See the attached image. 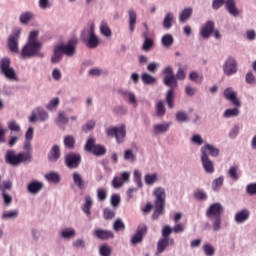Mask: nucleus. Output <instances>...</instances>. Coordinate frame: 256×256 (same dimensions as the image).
<instances>
[{
	"label": "nucleus",
	"instance_id": "1",
	"mask_svg": "<svg viewBox=\"0 0 256 256\" xmlns=\"http://www.w3.org/2000/svg\"><path fill=\"white\" fill-rule=\"evenodd\" d=\"M39 31L33 30L28 35V41L21 50V55L24 59H31V57H39L43 59L45 53L41 52L43 49V42L38 40Z\"/></svg>",
	"mask_w": 256,
	"mask_h": 256
},
{
	"label": "nucleus",
	"instance_id": "2",
	"mask_svg": "<svg viewBox=\"0 0 256 256\" xmlns=\"http://www.w3.org/2000/svg\"><path fill=\"white\" fill-rule=\"evenodd\" d=\"M80 39L85 43L88 49H97L101 45V39L95 34V23L90 22L80 34Z\"/></svg>",
	"mask_w": 256,
	"mask_h": 256
},
{
	"label": "nucleus",
	"instance_id": "3",
	"mask_svg": "<svg viewBox=\"0 0 256 256\" xmlns=\"http://www.w3.org/2000/svg\"><path fill=\"white\" fill-rule=\"evenodd\" d=\"M153 197H155L154 201V213L152 215V219H159L160 215H163L165 211V199H167V194L165 189L161 186L155 187L152 191Z\"/></svg>",
	"mask_w": 256,
	"mask_h": 256
},
{
	"label": "nucleus",
	"instance_id": "4",
	"mask_svg": "<svg viewBox=\"0 0 256 256\" xmlns=\"http://www.w3.org/2000/svg\"><path fill=\"white\" fill-rule=\"evenodd\" d=\"M5 161L8 165L17 167V165H21V163H31V161H33V156L29 152H20L16 154L14 150H8L5 155Z\"/></svg>",
	"mask_w": 256,
	"mask_h": 256
},
{
	"label": "nucleus",
	"instance_id": "5",
	"mask_svg": "<svg viewBox=\"0 0 256 256\" xmlns=\"http://www.w3.org/2000/svg\"><path fill=\"white\" fill-rule=\"evenodd\" d=\"M105 133L107 137H114L116 143L121 145V143H125V138L127 137V128L125 124H121L119 126H110L105 129Z\"/></svg>",
	"mask_w": 256,
	"mask_h": 256
},
{
	"label": "nucleus",
	"instance_id": "6",
	"mask_svg": "<svg viewBox=\"0 0 256 256\" xmlns=\"http://www.w3.org/2000/svg\"><path fill=\"white\" fill-rule=\"evenodd\" d=\"M164 85L170 87L166 94V103L169 109H173L175 107V92L173 90L177 88V78L175 76H165Z\"/></svg>",
	"mask_w": 256,
	"mask_h": 256
},
{
	"label": "nucleus",
	"instance_id": "7",
	"mask_svg": "<svg viewBox=\"0 0 256 256\" xmlns=\"http://www.w3.org/2000/svg\"><path fill=\"white\" fill-rule=\"evenodd\" d=\"M0 73L4 75L8 81H17V72L15 68L11 67V60L9 58H3L0 61Z\"/></svg>",
	"mask_w": 256,
	"mask_h": 256
},
{
	"label": "nucleus",
	"instance_id": "8",
	"mask_svg": "<svg viewBox=\"0 0 256 256\" xmlns=\"http://www.w3.org/2000/svg\"><path fill=\"white\" fill-rule=\"evenodd\" d=\"M223 74L226 77H232V75H236L237 71H239L237 59L233 56H228L222 65Z\"/></svg>",
	"mask_w": 256,
	"mask_h": 256
},
{
	"label": "nucleus",
	"instance_id": "9",
	"mask_svg": "<svg viewBox=\"0 0 256 256\" xmlns=\"http://www.w3.org/2000/svg\"><path fill=\"white\" fill-rule=\"evenodd\" d=\"M85 149L96 157H101V155H105V153H107V149H105L104 146L95 144V138L93 137L88 138L85 144Z\"/></svg>",
	"mask_w": 256,
	"mask_h": 256
},
{
	"label": "nucleus",
	"instance_id": "10",
	"mask_svg": "<svg viewBox=\"0 0 256 256\" xmlns=\"http://www.w3.org/2000/svg\"><path fill=\"white\" fill-rule=\"evenodd\" d=\"M22 31L21 28L15 29L8 39V47L12 53H19V39H21Z\"/></svg>",
	"mask_w": 256,
	"mask_h": 256
},
{
	"label": "nucleus",
	"instance_id": "11",
	"mask_svg": "<svg viewBox=\"0 0 256 256\" xmlns=\"http://www.w3.org/2000/svg\"><path fill=\"white\" fill-rule=\"evenodd\" d=\"M58 47H60L64 55H67V57H73L77 51V39L73 38L69 40L67 44H60Z\"/></svg>",
	"mask_w": 256,
	"mask_h": 256
},
{
	"label": "nucleus",
	"instance_id": "12",
	"mask_svg": "<svg viewBox=\"0 0 256 256\" xmlns=\"http://www.w3.org/2000/svg\"><path fill=\"white\" fill-rule=\"evenodd\" d=\"M224 211L223 205L219 202L211 204L206 210V217L208 219H215V217H221Z\"/></svg>",
	"mask_w": 256,
	"mask_h": 256
},
{
	"label": "nucleus",
	"instance_id": "13",
	"mask_svg": "<svg viewBox=\"0 0 256 256\" xmlns=\"http://www.w3.org/2000/svg\"><path fill=\"white\" fill-rule=\"evenodd\" d=\"M200 153L204 157H219V153H221V150H219V148L213 144L205 143L200 148Z\"/></svg>",
	"mask_w": 256,
	"mask_h": 256
},
{
	"label": "nucleus",
	"instance_id": "14",
	"mask_svg": "<svg viewBox=\"0 0 256 256\" xmlns=\"http://www.w3.org/2000/svg\"><path fill=\"white\" fill-rule=\"evenodd\" d=\"M65 163L68 169H77L81 165V155L69 153L65 156Z\"/></svg>",
	"mask_w": 256,
	"mask_h": 256
},
{
	"label": "nucleus",
	"instance_id": "15",
	"mask_svg": "<svg viewBox=\"0 0 256 256\" xmlns=\"http://www.w3.org/2000/svg\"><path fill=\"white\" fill-rule=\"evenodd\" d=\"M146 233L147 226L144 224L139 225L136 233L130 239L131 245H139V243H142L143 237H145Z\"/></svg>",
	"mask_w": 256,
	"mask_h": 256
},
{
	"label": "nucleus",
	"instance_id": "16",
	"mask_svg": "<svg viewBox=\"0 0 256 256\" xmlns=\"http://www.w3.org/2000/svg\"><path fill=\"white\" fill-rule=\"evenodd\" d=\"M223 95L227 101H231L235 107H241V100L237 98V92L233 87H228L224 90Z\"/></svg>",
	"mask_w": 256,
	"mask_h": 256
},
{
	"label": "nucleus",
	"instance_id": "17",
	"mask_svg": "<svg viewBox=\"0 0 256 256\" xmlns=\"http://www.w3.org/2000/svg\"><path fill=\"white\" fill-rule=\"evenodd\" d=\"M250 217H251V211H249V209L247 208H244L235 213L234 222L237 225H243L244 223H247V221H249Z\"/></svg>",
	"mask_w": 256,
	"mask_h": 256
},
{
	"label": "nucleus",
	"instance_id": "18",
	"mask_svg": "<svg viewBox=\"0 0 256 256\" xmlns=\"http://www.w3.org/2000/svg\"><path fill=\"white\" fill-rule=\"evenodd\" d=\"M213 29H215V22L208 20L202 27H200L199 34L202 39H209L213 35Z\"/></svg>",
	"mask_w": 256,
	"mask_h": 256
},
{
	"label": "nucleus",
	"instance_id": "19",
	"mask_svg": "<svg viewBox=\"0 0 256 256\" xmlns=\"http://www.w3.org/2000/svg\"><path fill=\"white\" fill-rule=\"evenodd\" d=\"M200 161L202 163V167L205 173H208L209 175H213V173H215V163H213V160H211V157L201 155Z\"/></svg>",
	"mask_w": 256,
	"mask_h": 256
},
{
	"label": "nucleus",
	"instance_id": "20",
	"mask_svg": "<svg viewBox=\"0 0 256 256\" xmlns=\"http://www.w3.org/2000/svg\"><path fill=\"white\" fill-rule=\"evenodd\" d=\"M93 233L96 239H100L101 241H107L115 237V234L111 230H105L103 228H96Z\"/></svg>",
	"mask_w": 256,
	"mask_h": 256
},
{
	"label": "nucleus",
	"instance_id": "21",
	"mask_svg": "<svg viewBox=\"0 0 256 256\" xmlns=\"http://www.w3.org/2000/svg\"><path fill=\"white\" fill-rule=\"evenodd\" d=\"M119 95L129 103V105H132L133 107H137L138 102H137V97H135V93L127 90V89H120L119 90Z\"/></svg>",
	"mask_w": 256,
	"mask_h": 256
},
{
	"label": "nucleus",
	"instance_id": "22",
	"mask_svg": "<svg viewBox=\"0 0 256 256\" xmlns=\"http://www.w3.org/2000/svg\"><path fill=\"white\" fill-rule=\"evenodd\" d=\"M59 237L63 241H71V239H75V237H77V230L73 227H66L60 230Z\"/></svg>",
	"mask_w": 256,
	"mask_h": 256
},
{
	"label": "nucleus",
	"instance_id": "23",
	"mask_svg": "<svg viewBox=\"0 0 256 256\" xmlns=\"http://www.w3.org/2000/svg\"><path fill=\"white\" fill-rule=\"evenodd\" d=\"M171 125H173L172 122H162L155 124L153 126L154 135H165V133H168L169 129H171Z\"/></svg>",
	"mask_w": 256,
	"mask_h": 256
},
{
	"label": "nucleus",
	"instance_id": "24",
	"mask_svg": "<svg viewBox=\"0 0 256 256\" xmlns=\"http://www.w3.org/2000/svg\"><path fill=\"white\" fill-rule=\"evenodd\" d=\"M44 184L41 181H31L27 185V191L30 193V195H37L43 191Z\"/></svg>",
	"mask_w": 256,
	"mask_h": 256
},
{
	"label": "nucleus",
	"instance_id": "25",
	"mask_svg": "<svg viewBox=\"0 0 256 256\" xmlns=\"http://www.w3.org/2000/svg\"><path fill=\"white\" fill-rule=\"evenodd\" d=\"M174 240L170 239V238H161L158 240L157 243V250L155 255L159 256L161 255V253L165 252V249H167V247H169V245H173Z\"/></svg>",
	"mask_w": 256,
	"mask_h": 256
},
{
	"label": "nucleus",
	"instance_id": "26",
	"mask_svg": "<svg viewBox=\"0 0 256 256\" xmlns=\"http://www.w3.org/2000/svg\"><path fill=\"white\" fill-rule=\"evenodd\" d=\"M99 31L102 37H106V39H111L113 37V31H111V27H109V22L107 20H101L99 24Z\"/></svg>",
	"mask_w": 256,
	"mask_h": 256
},
{
	"label": "nucleus",
	"instance_id": "27",
	"mask_svg": "<svg viewBox=\"0 0 256 256\" xmlns=\"http://www.w3.org/2000/svg\"><path fill=\"white\" fill-rule=\"evenodd\" d=\"M61 159V150L59 146L54 145L48 152V161L50 163H57Z\"/></svg>",
	"mask_w": 256,
	"mask_h": 256
},
{
	"label": "nucleus",
	"instance_id": "28",
	"mask_svg": "<svg viewBox=\"0 0 256 256\" xmlns=\"http://www.w3.org/2000/svg\"><path fill=\"white\" fill-rule=\"evenodd\" d=\"M137 25V12L134 9L128 10V27L130 33H135V26Z\"/></svg>",
	"mask_w": 256,
	"mask_h": 256
},
{
	"label": "nucleus",
	"instance_id": "29",
	"mask_svg": "<svg viewBox=\"0 0 256 256\" xmlns=\"http://www.w3.org/2000/svg\"><path fill=\"white\" fill-rule=\"evenodd\" d=\"M225 7L228 13L232 15V17H239V15L241 14L239 8H237L235 0H226Z\"/></svg>",
	"mask_w": 256,
	"mask_h": 256
},
{
	"label": "nucleus",
	"instance_id": "30",
	"mask_svg": "<svg viewBox=\"0 0 256 256\" xmlns=\"http://www.w3.org/2000/svg\"><path fill=\"white\" fill-rule=\"evenodd\" d=\"M19 217V210H5L2 212L1 220L2 221H13V219H17Z\"/></svg>",
	"mask_w": 256,
	"mask_h": 256
},
{
	"label": "nucleus",
	"instance_id": "31",
	"mask_svg": "<svg viewBox=\"0 0 256 256\" xmlns=\"http://www.w3.org/2000/svg\"><path fill=\"white\" fill-rule=\"evenodd\" d=\"M33 19H35V13L31 11L22 12L19 16V22L21 25H29Z\"/></svg>",
	"mask_w": 256,
	"mask_h": 256
},
{
	"label": "nucleus",
	"instance_id": "32",
	"mask_svg": "<svg viewBox=\"0 0 256 256\" xmlns=\"http://www.w3.org/2000/svg\"><path fill=\"white\" fill-rule=\"evenodd\" d=\"M175 23V14H173L172 12H167L164 16L163 19V27L169 31V29H171V27H173V24Z\"/></svg>",
	"mask_w": 256,
	"mask_h": 256
},
{
	"label": "nucleus",
	"instance_id": "33",
	"mask_svg": "<svg viewBox=\"0 0 256 256\" xmlns=\"http://www.w3.org/2000/svg\"><path fill=\"white\" fill-rule=\"evenodd\" d=\"M157 181H159V173L157 172L147 173L144 176V182L148 187H153Z\"/></svg>",
	"mask_w": 256,
	"mask_h": 256
},
{
	"label": "nucleus",
	"instance_id": "34",
	"mask_svg": "<svg viewBox=\"0 0 256 256\" xmlns=\"http://www.w3.org/2000/svg\"><path fill=\"white\" fill-rule=\"evenodd\" d=\"M61 59H63V51L61 50L60 46H55L53 50V55L50 59L53 65H57V63H61Z\"/></svg>",
	"mask_w": 256,
	"mask_h": 256
},
{
	"label": "nucleus",
	"instance_id": "35",
	"mask_svg": "<svg viewBox=\"0 0 256 256\" xmlns=\"http://www.w3.org/2000/svg\"><path fill=\"white\" fill-rule=\"evenodd\" d=\"M191 15H193V8L192 7L184 8L179 14L180 23H187V21L191 19Z\"/></svg>",
	"mask_w": 256,
	"mask_h": 256
},
{
	"label": "nucleus",
	"instance_id": "36",
	"mask_svg": "<svg viewBox=\"0 0 256 256\" xmlns=\"http://www.w3.org/2000/svg\"><path fill=\"white\" fill-rule=\"evenodd\" d=\"M55 123L58 127H65V125L69 123V117H67V114L64 111H59Z\"/></svg>",
	"mask_w": 256,
	"mask_h": 256
},
{
	"label": "nucleus",
	"instance_id": "37",
	"mask_svg": "<svg viewBox=\"0 0 256 256\" xmlns=\"http://www.w3.org/2000/svg\"><path fill=\"white\" fill-rule=\"evenodd\" d=\"M240 113L239 108H228L223 112L222 117L224 119H233V117H239Z\"/></svg>",
	"mask_w": 256,
	"mask_h": 256
},
{
	"label": "nucleus",
	"instance_id": "38",
	"mask_svg": "<svg viewBox=\"0 0 256 256\" xmlns=\"http://www.w3.org/2000/svg\"><path fill=\"white\" fill-rule=\"evenodd\" d=\"M73 183L78 187V189H85V181L79 172H74L72 174Z\"/></svg>",
	"mask_w": 256,
	"mask_h": 256
},
{
	"label": "nucleus",
	"instance_id": "39",
	"mask_svg": "<svg viewBox=\"0 0 256 256\" xmlns=\"http://www.w3.org/2000/svg\"><path fill=\"white\" fill-rule=\"evenodd\" d=\"M91 207H93V199L90 196L85 197V202L82 206V211L89 217L91 215Z\"/></svg>",
	"mask_w": 256,
	"mask_h": 256
},
{
	"label": "nucleus",
	"instance_id": "40",
	"mask_svg": "<svg viewBox=\"0 0 256 256\" xmlns=\"http://www.w3.org/2000/svg\"><path fill=\"white\" fill-rule=\"evenodd\" d=\"M44 179H46V181H48V183H59V181H61V175H59L57 172H50L45 174Z\"/></svg>",
	"mask_w": 256,
	"mask_h": 256
},
{
	"label": "nucleus",
	"instance_id": "41",
	"mask_svg": "<svg viewBox=\"0 0 256 256\" xmlns=\"http://www.w3.org/2000/svg\"><path fill=\"white\" fill-rule=\"evenodd\" d=\"M212 221V230L215 232H219L223 229V220L221 216L214 217L210 219Z\"/></svg>",
	"mask_w": 256,
	"mask_h": 256
},
{
	"label": "nucleus",
	"instance_id": "42",
	"mask_svg": "<svg viewBox=\"0 0 256 256\" xmlns=\"http://www.w3.org/2000/svg\"><path fill=\"white\" fill-rule=\"evenodd\" d=\"M123 157L124 161H128V163H135V161H137V156L132 149H126Z\"/></svg>",
	"mask_w": 256,
	"mask_h": 256
},
{
	"label": "nucleus",
	"instance_id": "43",
	"mask_svg": "<svg viewBox=\"0 0 256 256\" xmlns=\"http://www.w3.org/2000/svg\"><path fill=\"white\" fill-rule=\"evenodd\" d=\"M59 103H61V100L59 97L52 98L49 103L46 105V109L48 111H57V107H59Z\"/></svg>",
	"mask_w": 256,
	"mask_h": 256
},
{
	"label": "nucleus",
	"instance_id": "44",
	"mask_svg": "<svg viewBox=\"0 0 256 256\" xmlns=\"http://www.w3.org/2000/svg\"><path fill=\"white\" fill-rule=\"evenodd\" d=\"M98 251L100 256H111V253H113V248H111V246L108 244H102L100 245Z\"/></svg>",
	"mask_w": 256,
	"mask_h": 256
},
{
	"label": "nucleus",
	"instance_id": "45",
	"mask_svg": "<svg viewBox=\"0 0 256 256\" xmlns=\"http://www.w3.org/2000/svg\"><path fill=\"white\" fill-rule=\"evenodd\" d=\"M194 198L197 199V201H207V192L204 189H196L194 191Z\"/></svg>",
	"mask_w": 256,
	"mask_h": 256
},
{
	"label": "nucleus",
	"instance_id": "46",
	"mask_svg": "<svg viewBox=\"0 0 256 256\" xmlns=\"http://www.w3.org/2000/svg\"><path fill=\"white\" fill-rule=\"evenodd\" d=\"M36 113L38 115L39 121H41L42 123H45V121H49V113L43 108H36Z\"/></svg>",
	"mask_w": 256,
	"mask_h": 256
},
{
	"label": "nucleus",
	"instance_id": "47",
	"mask_svg": "<svg viewBox=\"0 0 256 256\" xmlns=\"http://www.w3.org/2000/svg\"><path fill=\"white\" fill-rule=\"evenodd\" d=\"M167 109L165 108V102L159 101L156 104V115L157 117H163Z\"/></svg>",
	"mask_w": 256,
	"mask_h": 256
},
{
	"label": "nucleus",
	"instance_id": "48",
	"mask_svg": "<svg viewBox=\"0 0 256 256\" xmlns=\"http://www.w3.org/2000/svg\"><path fill=\"white\" fill-rule=\"evenodd\" d=\"M142 81L145 85H155L157 83V78L153 77L150 74H142Z\"/></svg>",
	"mask_w": 256,
	"mask_h": 256
},
{
	"label": "nucleus",
	"instance_id": "49",
	"mask_svg": "<svg viewBox=\"0 0 256 256\" xmlns=\"http://www.w3.org/2000/svg\"><path fill=\"white\" fill-rule=\"evenodd\" d=\"M190 81L197 83V85H201L203 83V75H199V73L192 71L189 74Z\"/></svg>",
	"mask_w": 256,
	"mask_h": 256
},
{
	"label": "nucleus",
	"instance_id": "50",
	"mask_svg": "<svg viewBox=\"0 0 256 256\" xmlns=\"http://www.w3.org/2000/svg\"><path fill=\"white\" fill-rule=\"evenodd\" d=\"M74 249H87V242L83 238H77L72 242Z\"/></svg>",
	"mask_w": 256,
	"mask_h": 256
},
{
	"label": "nucleus",
	"instance_id": "51",
	"mask_svg": "<svg viewBox=\"0 0 256 256\" xmlns=\"http://www.w3.org/2000/svg\"><path fill=\"white\" fill-rule=\"evenodd\" d=\"M225 181V177L220 176L213 180L212 182V189L213 191H219L221 187H223V182Z\"/></svg>",
	"mask_w": 256,
	"mask_h": 256
},
{
	"label": "nucleus",
	"instance_id": "52",
	"mask_svg": "<svg viewBox=\"0 0 256 256\" xmlns=\"http://www.w3.org/2000/svg\"><path fill=\"white\" fill-rule=\"evenodd\" d=\"M191 143L193 145H197V147H201V145H205V141L203 140V136L200 134H194L191 139Z\"/></svg>",
	"mask_w": 256,
	"mask_h": 256
},
{
	"label": "nucleus",
	"instance_id": "53",
	"mask_svg": "<svg viewBox=\"0 0 256 256\" xmlns=\"http://www.w3.org/2000/svg\"><path fill=\"white\" fill-rule=\"evenodd\" d=\"M161 43L163 47H171L173 45V35L166 34L162 36Z\"/></svg>",
	"mask_w": 256,
	"mask_h": 256
},
{
	"label": "nucleus",
	"instance_id": "54",
	"mask_svg": "<svg viewBox=\"0 0 256 256\" xmlns=\"http://www.w3.org/2000/svg\"><path fill=\"white\" fill-rule=\"evenodd\" d=\"M8 129L9 131H14V133H20L21 132V125L17 123L15 120H10L8 122Z\"/></svg>",
	"mask_w": 256,
	"mask_h": 256
},
{
	"label": "nucleus",
	"instance_id": "55",
	"mask_svg": "<svg viewBox=\"0 0 256 256\" xmlns=\"http://www.w3.org/2000/svg\"><path fill=\"white\" fill-rule=\"evenodd\" d=\"M203 251H204V255L206 256L215 255V247H213V245H211L210 243H206L203 245Z\"/></svg>",
	"mask_w": 256,
	"mask_h": 256
},
{
	"label": "nucleus",
	"instance_id": "56",
	"mask_svg": "<svg viewBox=\"0 0 256 256\" xmlns=\"http://www.w3.org/2000/svg\"><path fill=\"white\" fill-rule=\"evenodd\" d=\"M176 120L179 123H187V121H189V115H187L185 111H178L176 113Z\"/></svg>",
	"mask_w": 256,
	"mask_h": 256
},
{
	"label": "nucleus",
	"instance_id": "57",
	"mask_svg": "<svg viewBox=\"0 0 256 256\" xmlns=\"http://www.w3.org/2000/svg\"><path fill=\"white\" fill-rule=\"evenodd\" d=\"M245 82L248 84V85H255L256 83V77H255V74L253 73V71H248L245 75Z\"/></svg>",
	"mask_w": 256,
	"mask_h": 256
},
{
	"label": "nucleus",
	"instance_id": "58",
	"mask_svg": "<svg viewBox=\"0 0 256 256\" xmlns=\"http://www.w3.org/2000/svg\"><path fill=\"white\" fill-rule=\"evenodd\" d=\"M238 168L237 166H231L228 170V175L230 179H233L234 181H239V174L237 173Z\"/></svg>",
	"mask_w": 256,
	"mask_h": 256
},
{
	"label": "nucleus",
	"instance_id": "59",
	"mask_svg": "<svg viewBox=\"0 0 256 256\" xmlns=\"http://www.w3.org/2000/svg\"><path fill=\"white\" fill-rule=\"evenodd\" d=\"M239 131H241V128L239 127V125H234L229 133H228V137L230 139H237V137L239 136Z\"/></svg>",
	"mask_w": 256,
	"mask_h": 256
},
{
	"label": "nucleus",
	"instance_id": "60",
	"mask_svg": "<svg viewBox=\"0 0 256 256\" xmlns=\"http://www.w3.org/2000/svg\"><path fill=\"white\" fill-rule=\"evenodd\" d=\"M64 145L68 147V149H73L75 147V137L68 135L64 138Z\"/></svg>",
	"mask_w": 256,
	"mask_h": 256
},
{
	"label": "nucleus",
	"instance_id": "61",
	"mask_svg": "<svg viewBox=\"0 0 256 256\" xmlns=\"http://www.w3.org/2000/svg\"><path fill=\"white\" fill-rule=\"evenodd\" d=\"M125 185V182L120 177L115 176L112 180V187L114 189H121Z\"/></svg>",
	"mask_w": 256,
	"mask_h": 256
},
{
	"label": "nucleus",
	"instance_id": "62",
	"mask_svg": "<svg viewBox=\"0 0 256 256\" xmlns=\"http://www.w3.org/2000/svg\"><path fill=\"white\" fill-rule=\"evenodd\" d=\"M2 199H3V203H4V205H6V207H9V205H11V203H13V197L7 192H2Z\"/></svg>",
	"mask_w": 256,
	"mask_h": 256
},
{
	"label": "nucleus",
	"instance_id": "63",
	"mask_svg": "<svg viewBox=\"0 0 256 256\" xmlns=\"http://www.w3.org/2000/svg\"><path fill=\"white\" fill-rule=\"evenodd\" d=\"M98 201H105L107 199V190L105 188H99L97 190Z\"/></svg>",
	"mask_w": 256,
	"mask_h": 256
},
{
	"label": "nucleus",
	"instance_id": "64",
	"mask_svg": "<svg viewBox=\"0 0 256 256\" xmlns=\"http://www.w3.org/2000/svg\"><path fill=\"white\" fill-rule=\"evenodd\" d=\"M246 193L250 196L256 195V182L250 183L246 186Z\"/></svg>",
	"mask_w": 256,
	"mask_h": 256
}]
</instances>
